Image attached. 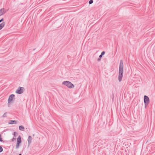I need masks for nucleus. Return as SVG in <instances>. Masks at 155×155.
<instances>
[{
  "label": "nucleus",
  "mask_w": 155,
  "mask_h": 155,
  "mask_svg": "<svg viewBox=\"0 0 155 155\" xmlns=\"http://www.w3.org/2000/svg\"><path fill=\"white\" fill-rule=\"evenodd\" d=\"M105 52L104 51H103L101 53V54L103 56V55H104L105 54Z\"/></svg>",
  "instance_id": "obj_17"
},
{
  "label": "nucleus",
  "mask_w": 155,
  "mask_h": 155,
  "mask_svg": "<svg viewBox=\"0 0 155 155\" xmlns=\"http://www.w3.org/2000/svg\"><path fill=\"white\" fill-rule=\"evenodd\" d=\"M98 61H99L100 60V58H98Z\"/></svg>",
  "instance_id": "obj_21"
},
{
  "label": "nucleus",
  "mask_w": 155,
  "mask_h": 155,
  "mask_svg": "<svg viewBox=\"0 0 155 155\" xmlns=\"http://www.w3.org/2000/svg\"><path fill=\"white\" fill-rule=\"evenodd\" d=\"M21 142V139L20 136H19L17 139L16 145V149H18L20 146V144Z\"/></svg>",
  "instance_id": "obj_3"
},
{
  "label": "nucleus",
  "mask_w": 155,
  "mask_h": 155,
  "mask_svg": "<svg viewBox=\"0 0 155 155\" xmlns=\"http://www.w3.org/2000/svg\"><path fill=\"white\" fill-rule=\"evenodd\" d=\"M6 11L4 8H2L0 10V16H1L4 14Z\"/></svg>",
  "instance_id": "obj_7"
},
{
  "label": "nucleus",
  "mask_w": 155,
  "mask_h": 155,
  "mask_svg": "<svg viewBox=\"0 0 155 155\" xmlns=\"http://www.w3.org/2000/svg\"><path fill=\"white\" fill-rule=\"evenodd\" d=\"M7 113H5L2 116V117H6L7 116Z\"/></svg>",
  "instance_id": "obj_12"
},
{
  "label": "nucleus",
  "mask_w": 155,
  "mask_h": 155,
  "mask_svg": "<svg viewBox=\"0 0 155 155\" xmlns=\"http://www.w3.org/2000/svg\"><path fill=\"white\" fill-rule=\"evenodd\" d=\"M62 84L63 85L67 86L68 88H72L74 87V85L69 81H64L62 82Z\"/></svg>",
  "instance_id": "obj_2"
},
{
  "label": "nucleus",
  "mask_w": 155,
  "mask_h": 155,
  "mask_svg": "<svg viewBox=\"0 0 155 155\" xmlns=\"http://www.w3.org/2000/svg\"><path fill=\"white\" fill-rule=\"evenodd\" d=\"M32 140V137L31 136H29L28 137V143L29 145L31 143Z\"/></svg>",
  "instance_id": "obj_8"
},
{
  "label": "nucleus",
  "mask_w": 155,
  "mask_h": 155,
  "mask_svg": "<svg viewBox=\"0 0 155 155\" xmlns=\"http://www.w3.org/2000/svg\"><path fill=\"white\" fill-rule=\"evenodd\" d=\"M19 155H21V154H20Z\"/></svg>",
  "instance_id": "obj_22"
},
{
  "label": "nucleus",
  "mask_w": 155,
  "mask_h": 155,
  "mask_svg": "<svg viewBox=\"0 0 155 155\" xmlns=\"http://www.w3.org/2000/svg\"><path fill=\"white\" fill-rule=\"evenodd\" d=\"M16 140V138L13 137L12 139V141H14L15 140Z\"/></svg>",
  "instance_id": "obj_16"
},
{
  "label": "nucleus",
  "mask_w": 155,
  "mask_h": 155,
  "mask_svg": "<svg viewBox=\"0 0 155 155\" xmlns=\"http://www.w3.org/2000/svg\"><path fill=\"white\" fill-rule=\"evenodd\" d=\"M19 129L20 130L24 131L25 128L23 126H20L19 127Z\"/></svg>",
  "instance_id": "obj_10"
},
{
  "label": "nucleus",
  "mask_w": 155,
  "mask_h": 155,
  "mask_svg": "<svg viewBox=\"0 0 155 155\" xmlns=\"http://www.w3.org/2000/svg\"><path fill=\"white\" fill-rule=\"evenodd\" d=\"M4 20V18H2L0 20V22H1L2 21H3Z\"/></svg>",
  "instance_id": "obj_18"
},
{
  "label": "nucleus",
  "mask_w": 155,
  "mask_h": 155,
  "mask_svg": "<svg viewBox=\"0 0 155 155\" xmlns=\"http://www.w3.org/2000/svg\"><path fill=\"white\" fill-rule=\"evenodd\" d=\"M2 27H1L0 26V30H1V29H2Z\"/></svg>",
  "instance_id": "obj_20"
},
{
  "label": "nucleus",
  "mask_w": 155,
  "mask_h": 155,
  "mask_svg": "<svg viewBox=\"0 0 155 155\" xmlns=\"http://www.w3.org/2000/svg\"><path fill=\"white\" fill-rule=\"evenodd\" d=\"M5 22H3L2 23L0 24V26L2 28L5 25Z\"/></svg>",
  "instance_id": "obj_11"
},
{
  "label": "nucleus",
  "mask_w": 155,
  "mask_h": 155,
  "mask_svg": "<svg viewBox=\"0 0 155 155\" xmlns=\"http://www.w3.org/2000/svg\"><path fill=\"white\" fill-rule=\"evenodd\" d=\"M13 135L15 137L17 135V133L16 132H15L14 133Z\"/></svg>",
  "instance_id": "obj_14"
},
{
  "label": "nucleus",
  "mask_w": 155,
  "mask_h": 155,
  "mask_svg": "<svg viewBox=\"0 0 155 155\" xmlns=\"http://www.w3.org/2000/svg\"><path fill=\"white\" fill-rule=\"evenodd\" d=\"M102 55L101 54L99 56V58H101L102 57Z\"/></svg>",
  "instance_id": "obj_19"
},
{
  "label": "nucleus",
  "mask_w": 155,
  "mask_h": 155,
  "mask_svg": "<svg viewBox=\"0 0 155 155\" xmlns=\"http://www.w3.org/2000/svg\"><path fill=\"white\" fill-rule=\"evenodd\" d=\"M144 101L145 104V107H146L149 103V97L147 96H144Z\"/></svg>",
  "instance_id": "obj_4"
},
{
  "label": "nucleus",
  "mask_w": 155,
  "mask_h": 155,
  "mask_svg": "<svg viewBox=\"0 0 155 155\" xmlns=\"http://www.w3.org/2000/svg\"><path fill=\"white\" fill-rule=\"evenodd\" d=\"M24 88L23 87H19L16 91V93L18 94H21L23 93Z\"/></svg>",
  "instance_id": "obj_5"
},
{
  "label": "nucleus",
  "mask_w": 155,
  "mask_h": 155,
  "mask_svg": "<svg viewBox=\"0 0 155 155\" xmlns=\"http://www.w3.org/2000/svg\"><path fill=\"white\" fill-rule=\"evenodd\" d=\"M93 1L92 0H90L89 2V3L90 4H91L93 3Z\"/></svg>",
  "instance_id": "obj_13"
},
{
  "label": "nucleus",
  "mask_w": 155,
  "mask_h": 155,
  "mask_svg": "<svg viewBox=\"0 0 155 155\" xmlns=\"http://www.w3.org/2000/svg\"><path fill=\"white\" fill-rule=\"evenodd\" d=\"M17 121L15 120H10L8 122V124H16Z\"/></svg>",
  "instance_id": "obj_9"
},
{
  "label": "nucleus",
  "mask_w": 155,
  "mask_h": 155,
  "mask_svg": "<svg viewBox=\"0 0 155 155\" xmlns=\"http://www.w3.org/2000/svg\"><path fill=\"white\" fill-rule=\"evenodd\" d=\"M15 96L13 94L10 95L8 98V103H11L12 101L15 99Z\"/></svg>",
  "instance_id": "obj_6"
},
{
  "label": "nucleus",
  "mask_w": 155,
  "mask_h": 155,
  "mask_svg": "<svg viewBox=\"0 0 155 155\" xmlns=\"http://www.w3.org/2000/svg\"><path fill=\"white\" fill-rule=\"evenodd\" d=\"M3 151V149L2 147L0 146V153L2 152Z\"/></svg>",
  "instance_id": "obj_15"
},
{
  "label": "nucleus",
  "mask_w": 155,
  "mask_h": 155,
  "mask_svg": "<svg viewBox=\"0 0 155 155\" xmlns=\"http://www.w3.org/2000/svg\"><path fill=\"white\" fill-rule=\"evenodd\" d=\"M123 74V61L120 60L119 68L118 81L119 82H120L122 80Z\"/></svg>",
  "instance_id": "obj_1"
}]
</instances>
